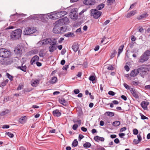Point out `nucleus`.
<instances>
[{"label":"nucleus","instance_id":"1","mask_svg":"<svg viewBox=\"0 0 150 150\" xmlns=\"http://www.w3.org/2000/svg\"><path fill=\"white\" fill-rule=\"evenodd\" d=\"M22 30L18 29L12 32L11 35V38L13 40L18 39L21 37Z\"/></svg>","mask_w":150,"mask_h":150},{"label":"nucleus","instance_id":"2","mask_svg":"<svg viewBox=\"0 0 150 150\" xmlns=\"http://www.w3.org/2000/svg\"><path fill=\"white\" fill-rule=\"evenodd\" d=\"M36 31V28L35 27H27L25 28L23 33L25 35H30L35 33Z\"/></svg>","mask_w":150,"mask_h":150},{"label":"nucleus","instance_id":"3","mask_svg":"<svg viewBox=\"0 0 150 150\" xmlns=\"http://www.w3.org/2000/svg\"><path fill=\"white\" fill-rule=\"evenodd\" d=\"M11 53L10 51L4 48L0 49V57H6L11 56Z\"/></svg>","mask_w":150,"mask_h":150},{"label":"nucleus","instance_id":"4","mask_svg":"<svg viewBox=\"0 0 150 150\" xmlns=\"http://www.w3.org/2000/svg\"><path fill=\"white\" fill-rule=\"evenodd\" d=\"M91 15L93 16L95 19H98L100 17L101 15L102 12L98 11L96 9H93L90 11Z\"/></svg>","mask_w":150,"mask_h":150},{"label":"nucleus","instance_id":"5","mask_svg":"<svg viewBox=\"0 0 150 150\" xmlns=\"http://www.w3.org/2000/svg\"><path fill=\"white\" fill-rule=\"evenodd\" d=\"M144 67V65H142L139 66L137 69L139 73V74L142 77H143L146 74L147 72V69Z\"/></svg>","mask_w":150,"mask_h":150},{"label":"nucleus","instance_id":"6","mask_svg":"<svg viewBox=\"0 0 150 150\" xmlns=\"http://www.w3.org/2000/svg\"><path fill=\"white\" fill-rule=\"evenodd\" d=\"M9 57H4L0 60V63L2 65H7L11 64L13 62L12 60Z\"/></svg>","mask_w":150,"mask_h":150},{"label":"nucleus","instance_id":"7","mask_svg":"<svg viewBox=\"0 0 150 150\" xmlns=\"http://www.w3.org/2000/svg\"><path fill=\"white\" fill-rule=\"evenodd\" d=\"M58 24L61 26L67 24L69 22L68 18L65 17L62 18L60 19L57 21Z\"/></svg>","mask_w":150,"mask_h":150},{"label":"nucleus","instance_id":"8","mask_svg":"<svg viewBox=\"0 0 150 150\" xmlns=\"http://www.w3.org/2000/svg\"><path fill=\"white\" fill-rule=\"evenodd\" d=\"M23 47L19 45H18L15 48L14 50V52L15 54L19 56L21 55L22 53V49Z\"/></svg>","mask_w":150,"mask_h":150},{"label":"nucleus","instance_id":"9","mask_svg":"<svg viewBox=\"0 0 150 150\" xmlns=\"http://www.w3.org/2000/svg\"><path fill=\"white\" fill-rule=\"evenodd\" d=\"M46 44H50V45L53 44H56L57 39L54 38H48L45 39Z\"/></svg>","mask_w":150,"mask_h":150},{"label":"nucleus","instance_id":"10","mask_svg":"<svg viewBox=\"0 0 150 150\" xmlns=\"http://www.w3.org/2000/svg\"><path fill=\"white\" fill-rule=\"evenodd\" d=\"M83 3L86 5H94L96 3V0H84Z\"/></svg>","mask_w":150,"mask_h":150},{"label":"nucleus","instance_id":"11","mask_svg":"<svg viewBox=\"0 0 150 150\" xmlns=\"http://www.w3.org/2000/svg\"><path fill=\"white\" fill-rule=\"evenodd\" d=\"M57 19L64 16L67 14V13L65 11H60L56 13Z\"/></svg>","mask_w":150,"mask_h":150},{"label":"nucleus","instance_id":"12","mask_svg":"<svg viewBox=\"0 0 150 150\" xmlns=\"http://www.w3.org/2000/svg\"><path fill=\"white\" fill-rule=\"evenodd\" d=\"M146 55H145L144 53L140 57V59H139V62H140L143 63L148 60L149 58Z\"/></svg>","mask_w":150,"mask_h":150},{"label":"nucleus","instance_id":"13","mask_svg":"<svg viewBox=\"0 0 150 150\" xmlns=\"http://www.w3.org/2000/svg\"><path fill=\"white\" fill-rule=\"evenodd\" d=\"M61 112V110H59L58 109H56L52 112V114L54 116L59 117L62 115Z\"/></svg>","mask_w":150,"mask_h":150},{"label":"nucleus","instance_id":"14","mask_svg":"<svg viewBox=\"0 0 150 150\" xmlns=\"http://www.w3.org/2000/svg\"><path fill=\"white\" fill-rule=\"evenodd\" d=\"M149 104V103L148 102L143 101L141 104V105L144 110H147L148 109L147 106Z\"/></svg>","mask_w":150,"mask_h":150},{"label":"nucleus","instance_id":"15","mask_svg":"<svg viewBox=\"0 0 150 150\" xmlns=\"http://www.w3.org/2000/svg\"><path fill=\"white\" fill-rule=\"evenodd\" d=\"M48 16L50 19L53 20L57 19L56 13L53 12L48 14Z\"/></svg>","mask_w":150,"mask_h":150},{"label":"nucleus","instance_id":"16","mask_svg":"<svg viewBox=\"0 0 150 150\" xmlns=\"http://www.w3.org/2000/svg\"><path fill=\"white\" fill-rule=\"evenodd\" d=\"M130 91L133 96L136 98H138L139 96L136 91L134 88H130Z\"/></svg>","mask_w":150,"mask_h":150},{"label":"nucleus","instance_id":"17","mask_svg":"<svg viewBox=\"0 0 150 150\" xmlns=\"http://www.w3.org/2000/svg\"><path fill=\"white\" fill-rule=\"evenodd\" d=\"M39 59V58L38 56L37 55H35L32 58L30 61V64L31 65H33L36 61H38Z\"/></svg>","mask_w":150,"mask_h":150},{"label":"nucleus","instance_id":"18","mask_svg":"<svg viewBox=\"0 0 150 150\" xmlns=\"http://www.w3.org/2000/svg\"><path fill=\"white\" fill-rule=\"evenodd\" d=\"M139 74L138 69H136L133 70L131 72L130 75L132 77L136 76Z\"/></svg>","mask_w":150,"mask_h":150},{"label":"nucleus","instance_id":"19","mask_svg":"<svg viewBox=\"0 0 150 150\" xmlns=\"http://www.w3.org/2000/svg\"><path fill=\"white\" fill-rule=\"evenodd\" d=\"M56 44H53L51 45L49 47V50L50 52H53L54 51L57 49Z\"/></svg>","mask_w":150,"mask_h":150},{"label":"nucleus","instance_id":"20","mask_svg":"<svg viewBox=\"0 0 150 150\" xmlns=\"http://www.w3.org/2000/svg\"><path fill=\"white\" fill-rule=\"evenodd\" d=\"M58 81L57 78L56 76L52 77L49 81V82L51 84H54L56 83Z\"/></svg>","mask_w":150,"mask_h":150},{"label":"nucleus","instance_id":"21","mask_svg":"<svg viewBox=\"0 0 150 150\" xmlns=\"http://www.w3.org/2000/svg\"><path fill=\"white\" fill-rule=\"evenodd\" d=\"M79 47L78 44L76 43H74L72 46V48L74 51L76 52L79 49Z\"/></svg>","mask_w":150,"mask_h":150},{"label":"nucleus","instance_id":"22","mask_svg":"<svg viewBox=\"0 0 150 150\" xmlns=\"http://www.w3.org/2000/svg\"><path fill=\"white\" fill-rule=\"evenodd\" d=\"M59 102L61 104L65 106H66L67 104V102L65 100L64 98H62L59 99Z\"/></svg>","mask_w":150,"mask_h":150},{"label":"nucleus","instance_id":"23","mask_svg":"<svg viewBox=\"0 0 150 150\" xmlns=\"http://www.w3.org/2000/svg\"><path fill=\"white\" fill-rule=\"evenodd\" d=\"M23 64H22L21 66H18L17 67L18 69H20L21 71L25 72L27 71V67L25 65L23 66Z\"/></svg>","mask_w":150,"mask_h":150},{"label":"nucleus","instance_id":"24","mask_svg":"<svg viewBox=\"0 0 150 150\" xmlns=\"http://www.w3.org/2000/svg\"><path fill=\"white\" fill-rule=\"evenodd\" d=\"M94 139V140L97 142H98L99 141L103 142L104 140V138L103 137H100L98 136L95 137Z\"/></svg>","mask_w":150,"mask_h":150},{"label":"nucleus","instance_id":"25","mask_svg":"<svg viewBox=\"0 0 150 150\" xmlns=\"http://www.w3.org/2000/svg\"><path fill=\"white\" fill-rule=\"evenodd\" d=\"M149 15L147 13L143 14L137 17V19L139 20H140L143 18H146Z\"/></svg>","mask_w":150,"mask_h":150},{"label":"nucleus","instance_id":"26","mask_svg":"<svg viewBox=\"0 0 150 150\" xmlns=\"http://www.w3.org/2000/svg\"><path fill=\"white\" fill-rule=\"evenodd\" d=\"M63 28V27H61V28H61ZM58 29H59V28L57 27H54L53 29V33H59L60 32L61 30H60V29H59V30H58Z\"/></svg>","mask_w":150,"mask_h":150},{"label":"nucleus","instance_id":"27","mask_svg":"<svg viewBox=\"0 0 150 150\" xmlns=\"http://www.w3.org/2000/svg\"><path fill=\"white\" fill-rule=\"evenodd\" d=\"M26 116H23L22 117L20 118L19 119V122L21 124H24L25 123L26 121L25 120Z\"/></svg>","mask_w":150,"mask_h":150},{"label":"nucleus","instance_id":"28","mask_svg":"<svg viewBox=\"0 0 150 150\" xmlns=\"http://www.w3.org/2000/svg\"><path fill=\"white\" fill-rule=\"evenodd\" d=\"M95 78V76L93 75H91L89 77V79L90 81H92L93 83H94L96 82Z\"/></svg>","mask_w":150,"mask_h":150},{"label":"nucleus","instance_id":"29","mask_svg":"<svg viewBox=\"0 0 150 150\" xmlns=\"http://www.w3.org/2000/svg\"><path fill=\"white\" fill-rule=\"evenodd\" d=\"M135 13V11H132L127 13V15L126 17L127 18H130L132 16L134 15Z\"/></svg>","mask_w":150,"mask_h":150},{"label":"nucleus","instance_id":"30","mask_svg":"<svg viewBox=\"0 0 150 150\" xmlns=\"http://www.w3.org/2000/svg\"><path fill=\"white\" fill-rule=\"evenodd\" d=\"M106 4L108 6H110L112 4L115 2V0H105Z\"/></svg>","mask_w":150,"mask_h":150},{"label":"nucleus","instance_id":"31","mask_svg":"<svg viewBox=\"0 0 150 150\" xmlns=\"http://www.w3.org/2000/svg\"><path fill=\"white\" fill-rule=\"evenodd\" d=\"M105 6V5L104 4L101 3L97 6L96 7V9L100 10L104 7Z\"/></svg>","mask_w":150,"mask_h":150},{"label":"nucleus","instance_id":"32","mask_svg":"<svg viewBox=\"0 0 150 150\" xmlns=\"http://www.w3.org/2000/svg\"><path fill=\"white\" fill-rule=\"evenodd\" d=\"M71 16V18L74 20H76L78 18V15L76 13H72Z\"/></svg>","mask_w":150,"mask_h":150},{"label":"nucleus","instance_id":"33","mask_svg":"<svg viewBox=\"0 0 150 150\" xmlns=\"http://www.w3.org/2000/svg\"><path fill=\"white\" fill-rule=\"evenodd\" d=\"M105 114L109 116L113 117L114 116L115 114L113 112L107 111L106 112Z\"/></svg>","mask_w":150,"mask_h":150},{"label":"nucleus","instance_id":"34","mask_svg":"<svg viewBox=\"0 0 150 150\" xmlns=\"http://www.w3.org/2000/svg\"><path fill=\"white\" fill-rule=\"evenodd\" d=\"M120 125V122L119 121H115L112 123V125L115 127H117Z\"/></svg>","mask_w":150,"mask_h":150},{"label":"nucleus","instance_id":"35","mask_svg":"<svg viewBox=\"0 0 150 150\" xmlns=\"http://www.w3.org/2000/svg\"><path fill=\"white\" fill-rule=\"evenodd\" d=\"M78 142L76 139H75L73 142L72 144V146L74 147L78 145Z\"/></svg>","mask_w":150,"mask_h":150},{"label":"nucleus","instance_id":"36","mask_svg":"<svg viewBox=\"0 0 150 150\" xmlns=\"http://www.w3.org/2000/svg\"><path fill=\"white\" fill-rule=\"evenodd\" d=\"M91 143L88 142H86L83 144V146L85 148H89L91 147Z\"/></svg>","mask_w":150,"mask_h":150},{"label":"nucleus","instance_id":"37","mask_svg":"<svg viewBox=\"0 0 150 150\" xmlns=\"http://www.w3.org/2000/svg\"><path fill=\"white\" fill-rule=\"evenodd\" d=\"M45 39L43 40H42L38 42V44H39L40 46H42L44 45H46Z\"/></svg>","mask_w":150,"mask_h":150},{"label":"nucleus","instance_id":"38","mask_svg":"<svg viewBox=\"0 0 150 150\" xmlns=\"http://www.w3.org/2000/svg\"><path fill=\"white\" fill-rule=\"evenodd\" d=\"M73 35L74 36V33H71V32H69L67 33H66L65 35V36L67 37H72V35Z\"/></svg>","mask_w":150,"mask_h":150},{"label":"nucleus","instance_id":"39","mask_svg":"<svg viewBox=\"0 0 150 150\" xmlns=\"http://www.w3.org/2000/svg\"><path fill=\"white\" fill-rule=\"evenodd\" d=\"M144 54L147 56L149 58L150 56V50H146L144 52Z\"/></svg>","mask_w":150,"mask_h":150},{"label":"nucleus","instance_id":"40","mask_svg":"<svg viewBox=\"0 0 150 150\" xmlns=\"http://www.w3.org/2000/svg\"><path fill=\"white\" fill-rule=\"evenodd\" d=\"M6 135H7L10 138H13L14 137V135L13 134L11 133L10 132H8L6 133Z\"/></svg>","mask_w":150,"mask_h":150},{"label":"nucleus","instance_id":"41","mask_svg":"<svg viewBox=\"0 0 150 150\" xmlns=\"http://www.w3.org/2000/svg\"><path fill=\"white\" fill-rule=\"evenodd\" d=\"M124 47V45H122L118 49V52H119V54L120 53H121L122 52Z\"/></svg>","mask_w":150,"mask_h":150},{"label":"nucleus","instance_id":"42","mask_svg":"<svg viewBox=\"0 0 150 150\" xmlns=\"http://www.w3.org/2000/svg\"><path fill=\"white\" fill-rule=\"evenodd\" d=\"M6 76L11 81H12L13 80V77L11 75L9 74L8 73H6Z\"/></svg>","mask_w":150,"mask_h":150},{"label":"nucleus","instance_id":"43","mask_svg":"<svg viewBox=\"0 0 150 150\" xmlns=\"http://www.w3.org/2000/svg\"><path fill=\"white\" fill-rule=\"evenodd\" d=\"M140 115L141 117V119L142 120L148 119V118L147 117L144 115L142 113H140Z\"/></svg>","mask_w":150,"mask_h":150},{"label":"nucleus","instance_id":"44","mask_svg":"<svg viewBox=\"0 0 150 150\" xmlns=\"http://www.w3.org/2000/svg\"><path fill=\"white\" fill-rule=\"evenodd\" d=\"M9 112V110H6L1 113V115H5L8 113Z\"/></svg>","mask_w":150,"mask_h":150},{"label":"nucleus","instance_id":"45","mask_svg":"<svg viewBox=\"0 0 150 150\" xmlns=\"http://www.w3.org/2000/svg\"><path fill=\"white\" fill-rule=\"evenodd\" d=\"M117 52L115 50H114L113 52H112L111 54L110 57L111 58H112L114 57L115 55L116 54Z\"/></svg>","mask_w":150,"mask_h":150},{"label":"nucleus","instance_id":"46","mask_svg":"<svg viewBox=\"0 0 150 150\" xmlns=\"http://www.w3.org/2000/svg\"><path fill=\"white\" fill-rule=\"evenodd\" d=\"M29 18L31 19H33L34 20H38V17L35 16V15H32L30 16Z\"/></svg>","mask_w":150,"mask_h":150},{"label":"nucleus","instance_id":"47","mask_svg":"<svg viewBox=\"0 0 150 150\" xmlns=\"http://www.w3.org/2000/svg\"><path fill=\"white\" fill-rule=\"evenodd\" d=\"M73 121L74 123L78 122L79 126H80L81 125V120H73Z\"/></svg>","mask_w":150,"mask_h":150},{"label":"nucleus","instance_id":"48","mask_svg":"<svg viewBox=\"0 0 150 150\" xmlns=\"http://www.w3.org/2000/svg\"><path fill=\"white\" fill-rule=\"evenodd\" d=\"M23 85L21 84V85H20L17 88V90H21L23 88Z\"/></svg>","mask_w":150,"mask_h":150},{"label":"nucleus","instance_id":"49","mask_svg":"<svg viewBox=\"0 0 150 150\" xmlns=\"http://www.w3.org/2000/svg\"><path fill=\"white\" fill-rule=\"evenodd\" d=\"M133 133L134 135H137L138 134V131L136 129H134L133 130Z\"/></svg>","mask_w":150,"mask_h":150},{"label":"nucleus","instance_id":"50","mask_svg":"<svg viewBox=\"0 0 150 150\" xmlns=\"http://www.w3.org/2000/svg\"><path fill=\"white\" fill-rule=\"evenodd\" d=\"M123 86L126 89H127V90H130V88L129 86L128 85H127L126 83H123Z\"/></svg>","mask_w":150,"mask_h":150},{"label":"nucleus","instance_id":"51","mask_svg":"<svg viewBox=\"0 0 150 150\" xmlns=\"http://www.w3.org/2000/svg\"><path fill=\"white\" fill-rule=\"evenodd\" d=\"M38 80H35L32 82L31 85L33 86H35L37 85Z\"/></svg>","mask_w":150,"mask_h":150},{"label":"nucleus","instance_id":"52","mask_svg":"<svg viewBox=\"0 0 150 150\" xmlns=\"http://www.w3.org/2000/svg\"><path fill=\"white\" fill-rule=\"evenodd\" d=\"M78 125L77 124H74L72 127V129L74 130H76L77 129V128H78Z\"/></svg>","mask_w":150,"mask_h":150},{"label":"nucleus","instance_id":"53","mask_svg":"<svg viewBox=\"0 0 150 150\" xmlns=\"http://www.w3.org/2000/svg\"><path fill=\"white\" fill-rule=\"evenodd\" d=\"M39 55L40 57H43L44 56L43 51H40L39 52Z\"/></svg>","mask_w":150,"mask_h":150},{"label":"nucleus","instance_id":"54","mask_svg":"<svg viewBox=\"0 0 150 150\" xmlns=\"http://www.w3.org/2000/svg\"><path fill=\"white\" fill-rule=\"evenodd\" d=\"M109 95L112 96H114L115 95V93L114 92L112 91H109L108 92Z\"/></svg>","mask_w":150,"mask_h":150},{"label":"nucleus","instance_id":"55","mask_svg":"<svg viewBox=\"0 0 150 150\" xmlns=\"http://www.w3.org/2000/svg\"><path fill=\"white\" fill-rule=\"evenodd\" d=\"M28 55H31L32 54H34L33 50L30 51L28 53Z\"/></svg>","mask_w":150,"mask_h":150},{"label":"nucleus","instance_id":"56","mask_svg":"<svg viewBox=\"0 0 150 150\" xmlns=\"http://www.w3.org/2000/svg\"><path fill=\"white\" fill-rule=\"evenodd\" d=\"M69 65H65L64 66H63L62 68V69L64 70H66L69 68Z\"/></svg>","mask_w":150,"mask_h":150},{"label":"nucleus","instance_id":"57","mask_svg":"<svg viewBox=\"0 0 150 150\" xmlns=\"http://www.w3.org/2000/svg\"><path fill=\"white\" fill-rule=\"evenodd\" d=\"M6 85V84L3 81V82L0 83V87H2L5 86Z\"/></svg>","mask_w":150,"mask_h":150},{"label":"nucleus","instance_id":"58","mask_svg":"<svg viewBox=\"0 0 150 150\" xmlns=\"http://www.w3.org/2000/svg\"><path fill=\"white\" fill-rule=\"evenodd\" d=\"M107 69L108 70H113L114 69V68L112 65H110L108 66Z\"/></svg>","mask_w":150,"mask_h":150},{"label":"nucleus","instance_id":"59","mask_svg":"<svg viewBox=\"0 0 150 150\" xmlns=\"http://www.w3.org/2000/svg\"><path fill=\"white\" fill-rule=\"evenodd\" d=\"M84 137V136L81 134H79V140L80 141Z\"/></svg>","mask_w":150,"mask_h":150},{"label":"nucleus","instance_id":"60","mask_svg":"<svg viewBox=\"0 0 150 150\" xmlns=\"http://www.w3.org/2000/svg\"><path fill=\"white\" fill-rule=\"evenodd\" d=\"M74 92L76 94H78L79 93V90L78 89H75L74 90Z\"/></svg>","mask_w":150,"mask_h":150},{"label":"nucleus","instance_id":"61","mask_svg":"<svg viewBox=\"0 0 150 150\" xmlns=\"http://www.w3.org/2000/svg\"><path fill=\"white\" fill-rule=\"evenodd\" d=\"M140 142L138 141V140L137 139H134L133 140V142L135 144H138Z\"/></svg>","mask_w":150,"mask_h":150},{"label":"nucleus","instance_id":"62","mask_svg":"<svg viewBox=\"0 0 150 150\" xmlns=\"http://www.w3.org/2000/svg\"><path fill=\"white\" fill-rule=\"evenodd\" d=\"M9 126L8 125H3L2 128L3 129L6 128L8 129L9 127Z\"/></svg>","mask_w":150,"mask_h":150},{"label":"nucleus","instance_id":"63","mask_svg":"<svg viewBox=\"0 0 150 150\" xmlns=\"http://www.w3.org/2000/svg\"><path fill=\"white\" fill-rule=\"evenodd\" d=\"M125 70L127 71H129V67L127 65H126L125 66Z\"/></svg>","mask_w":150,"mask_h":150},{"label":"nucleus","instance_id":"64","mask_svg":"<svg viewBox=\"0 0 150 150\" xmlns=\"http://www.w3.org/2000/svg\"><path fill=\"white\" fill-rule=\"evenodd\" d=\"M81 130L83 132H86L87 131V128L84 127H81Z\"/></svg>","mask_w":150,"mask_h":150}]
</instances>
